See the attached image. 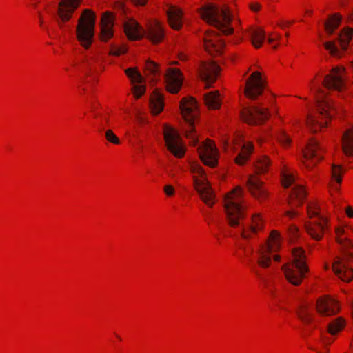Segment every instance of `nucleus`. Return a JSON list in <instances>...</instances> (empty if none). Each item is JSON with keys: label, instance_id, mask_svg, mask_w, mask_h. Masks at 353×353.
<instances>
[{"label": "nucleus", "instance_id": "9d476101", "mask_svg": "<svg viewBox=\"0 0 353 353\" xmlns=\"http://www.w3.org/2000/svg\"><path fill=\"white\" fill-rule=\"evenodd\" d=\"M163 139L168 150L175 157L181 159L185 154V147L178 132L169 125H164Z\"/></svg>", "mask_w": 353, "mask_h": 353}, {"label": "nucleus", "instance_id": "0eeeda50", "mask_svg": "<svg viewBox=\"0 0 353 353\" xmlns=\"http://www.w3.org/2000/svg\"><path fill=\"white\" fill-rule=\"evenodd\" d=\"M96 16L93 11L85 9L82 12L76 28V37L85 49H89L92 43L94 34Z\"/></svg>", "mask_w": 353, "mask_h": 353}, {"label": "nucleus", "instance_id": "423d86ee", "mask_svg": "<svg viewBox=\"0 0 353 353\" xmlns=\"http://www.w3.org/2000/svg\"><path fill=\"white\" fill-rule=\"evenodd\" d=\"M325 150L320 141L310 138L301 151V167L307 172L312 171L323 159Z\"/></svg>", "mask_w": 353, "mask_h": 353}, {"label": "nucleus", "instance_id": "2eb2a0df", "mask_svg": "<svg viewBox=\"0 0 353 353\" xmlns=\"http://www.w3.org/2000/svg\"><path fill=\"white\" fill-rule=\"evenodd\" d=\"M331 227V218L323 215L321 219L308 220L305 222L304 228L307 235L316 241H321L327 231Z\"/></svg>", "mask_w": 353, "mask_h": 353}, {"label": "nucleus", "instance_id": "09e8293b", "mask_svg": "<svg viewBox=\"0 0 353 353\" xmlns=\"http://www.w3.org/2000/svg\"><path fill=\"white\" fill-rule=\"evenodd\" d=\"M344 257L348 261H353V241L350 239V244H345L341 248Z\"/></svg>", "mask_w": 353, "mask_h": 353}, {"label": "nucleus", "instance_id": "58836bf2", "mask_svg": "<svg viewBox=\"0 0 353 353\" xmlns=\"http://www.w3.org/2000/svg\"><path fill=\"white\" fill-rule=\"evenodd\" d=\"M347 228V224H339L334 228V239L336 243L339 245L340 248L347 243H350V239L346 236Z\"/></svg>", "mask_w": 353, "mask_h": 353}, {"label": "nucleus", "instance_id": "338daca9", "mask_svg": "<svg viewBox=\"0 0 353 353\" xmlns=\"http://www.w3.org/2000/svg\"><path fill=\"white\" fill-rule=\"evenodd\" d=\"M272 257H273L274 261H275L279 262L281 261V256L279 254H274L272 256Z\"/></svg>", "mask_w": 353, "mask_h": 353}, {"label": "nucleus", "instance_id": "a878e982", "mask_svg": "<svg viewBox=\"0 0 353 353\" xmlns=\"http://www.w3.org/2000/svg\"><path fill=\"white\" fill-rule=\"evenodd\" d=\"M307 217L312 220L314 217L321 219L323 215H326L331 218L332 212L329 210L326 204H320L318 201H310L306 207Z\"/></svg>", "mask_w": 353, "mask_h": 353}, {"label": "nucleus", "instance_id": "a18cd8bd", "mask_svg": "<svg viewBox=\"0 0 353 353\" xmlns=\"http://www.w3.org/2000/svg\"><path fill=\"white\" fill-rule=\"evenodd\" d=\"M281 36L276 32H271L268 34L267 43L273 48H276L280 44Z\"/></svg>", "mask_w": 353, "mask_h": 353}, {"label": "nucleus", "instance_id": "de8ad7c7", "mask_svg": "<svg viewBox=\"0 0 353 353\" xmlns=\"http://www.w3.org/2000/svg\"><path fill=\"white\" fill-rule=\"evenodd\" d=\"M281 183L284 188H288L294 181V176L288 170H283L281 173Z\"/></svg>", "mask_w": 353, "mask_h": 353}, {"label": "nucleus", "instance_id": "680f3d73", "mask_svg": "<svg viewBox=\"0 0 353 353\" xmlns=\"http://www.w3.org/2000/svg\"><path fill=\"white\" fill-rule=\"evenodd\" d=\"M148 0H130L132 4L136 6H143L146 5Z\"/></svg>", "mask_w": 353, "mask_h": 353}, {"label": "nucleus", "instance_id": "20e7f679", "mask_svg": "<svg viewBox=\"0 0 353 353\" xmlns=\"http://www.w3.org/2000/svg\"><path fill=\"white\" fill-rule=\"evenodd\" d=\"M292 261L283 266L285 276L289 283L298 286L301 285L303 279L309 272L306 263L305 251L301 248L292 250Z\"/></svg>", "mask_w": 353, "mask_h": 353}, {"label": "nucleus", "instance_id": "9b49d317", "mask_svg": "<svg viewBox=\"0 0 353 353\" xmlns=\"http://www.w3.org/2000/svg\"><path fill=\"white\" fill-rule=\"evenodd\" d=\"M241 120L250 125H260L270 117L268 108L263 106H250L241 109L239 113Z\"/></svg>", "mask_w": 353, "mask_h": 353}, {"label": "nucleus", "instance_id": "f704fd0d", "mask_svg": "<svg viewBox=\"0 0 353 353\" xmlns=\"http://www.w3.org/2000/svg\"><path fill=\"white\" fill-rule=\"evenodd\" d=\"M274 252L270 251L267 248L261 246L256 252V263L263 269L269 268L272 263V255Z\"/></svg>", "mask_w": 353, "mask_h": 353}, {"label": "nucleus", "instance_id": "c9c22d12", "mask_svg": "<svg viewBox=\"0 0 353 353\" xmlns=\"http://www.w3.org/2000/svg\"><path fill=\"white\" fill-rule=\"evenodd\" d=\"M281 238L280 232L276 230L270 232L265 244L262 245L263 248H267L268 250L272 252H278L281 248Z\"/></svg>", "mask_w": 353, "mask_h": 353}, {"label": "nucleus", "instance_id": "aec40b11", "mask_svg": "<svg viewBox=\"0 0 353 353\" xmlns=\"http://www.w3.org/2000/svg\"><path fill=\"white\" fill-rule=\"evenodd\" d=\"M183 77V74L178 68H170L165 74L166 90L172 94H176L179 92Z\"/></svg>", "mask_w": 353, "mask_h": 353}, {"label": "nucleus", "instance_id": "f03ea898", "mask_svg": "<svg viewBox=\"0 0 353 353\" xmlns=\"http://www.w3.org/2000/svg\"><path fill=\"white\" fill-rule=\"evenodd\" d=\"M338 112V106L334 100L325 97L317 101L316 112L307 114L305 124L312 133L323 132L329 127Z\"/></svg>", "mask_w": 353, "mask_h": 353}, {"label": "nucleus", "instance_id": "8fccbe9b", "mask_svg": "<svg viewBox=\"0 0 353 353\" xmlns=\"http://www.w3.org/2000/svg\"><path fill=\"white\" fill-rule=\"evenodd\" d=\"M105 139L110 143L114 145H119L121 143L119 138L110 129L107 130L105 132Z\"/></svg>", "mask_w": 353, "mask_h": 353}, {"label": "nucleus", "instance_id": "6e6d98bb", "mask_svg": "<svg viewBox=\"0 0 353 353\" xmlns=\"http://www.w3.org/2000/svg\"><path fill=\"white\" fill-rule=\"evenodd\" d=\"M284 216L288 217L290 219H294L299 216V213L295 210H288L285 212Z\"/></svg>", "mask_w": 353, "mask_h": 353}, {"label": "nucleus", "instance_id": "79ce46f5", "mask_svg": "<svg viewBox=\"0 0 353 353\" xmlns=\"http://www.w3.org/2000/svg\"><path fill=\"white\" fill-rule=\"evenodd\" d=\"M144 74L148 81L151 82L157 81L159 78V66L153 61H147L145 66Z\"/></svg>", "mask_w": 353, "mask_h": 353}, {"label": "nucleus", "instance_id": "e2e57ef3", "mask_svg": "<svg viewBox=\"0 0 353 353\" xmlns=\"http://www.w3.org/2000/svg\"><path fill=\"white\" fill-rule=\"evenodd\" d=\"M178 58L181 61H185L188 60V55L184 52H180L178 55Z\"/></svg>", "mask_w": 353, "mask_h": 353}, {"label": "nucleus", "instance_id": "3c124183", "mask_svg": "<svg viewBox=\"0 0 353 353\" xmlns=\"http://www.w3.org/2000/svg\"><path fill=\"white\" fill-rule=\"evenodd\" d=\"M132 91L134 97L136 99H139L145 93V88L143 85H134Z\"/></svg>", "mask_w": 353, "mask_h": 353}, {"label": "nucleus", "instance_id": "c03bdc74", "mask_svg": "<svg viewBox=\"0 0 353 353\" xmlns=\"http://www.w3.org/2000/svg\"><path fill=\"white\" fill-rule=\"evenodd\" d=\"M127 77L132 83H141L143 77L135 68H130L125 70Z\"/></svg>", "mask_w": 353, "mask_h": 353}, {"label": "nucleus", "instance_id": "f3484780", "mask_svg": "<svg viewBox=\"0 0 353 353\" xmlns=\"http://www.w3.org/2000/svg\"><path fill=\"white\" fill-rule=\"evenodd\" d=\"M198 152L202 162L211 168L218 164L219 154L214 142L207 139L199 148Z\"/></svg>", "mask_w": 353, "mask_h": 353}, {"label": "nucleus", "instance_id": "412c9836", "mask_svg": "<svg viewBox=\"0 0 353 353\" xmlns=\"http://www.w3.org/2000/svg\"><path fill=\"white\" fill-rule=\"evenodd\" d=\"M219 72V65L214 61L202 63L199 69L201 79L208 85L216 81Z\"/></svg>", "mask_w": 353, "mask_h": 353}, {"label": "nucleus", "instance_id": "cd10ccee", "mask_svg": "<svg viewBox=\"0 0 353 353\" xmlns=\"http://www.w3.org/2000/svg\"><path fill=\"white\" fill-rule=\"evenodd\" d=\"M146 37L153 43L161 42L164 37V30L161 23L157 20L149 21L147 26Z\"/></svg>", "mask_w": 353, "mask_h": 353}, {"label": "nucleus", "instance_id": "0e129e2a", "mask_svg": "<svg viewBox=\"0 0 353 353\" xmlns=\"http://www.w3.org/2000/svg\"><path fill=\"white\" fill-rule=\"evenodd\" d=\"M349 70H350V72L351 74L352 84L353 85V60L350 63Z\"/></svg>", "mask_w": 353, "mask_h": 353}, {"label": "nucleus", "instance_id": "4d7b16f0", "mask_svg": "<svg viewBox=\"0 0 353 353\" xmlns=\"http://www.w3.org/2000/svg\"><path fill=\"white\" fill-rule=\"evenodd\" d=\"M288 232L291 235L292 238L296 239L299 234V228L295 225H291L289 227Z\"/></svg>", "mask_w": 353, "mask_h": 353}, {"label": "nucleus", "instance_id": "473e14b6", "mask_svg": "<svg viewBox=\"0 0 353 353\" xmlns=\"http://www.w3.org/2000/svg\"><path fill=\"white\" fill-rule=\"evenodd\" d=\"M341 149L347 157H353V125L347 129L341 137Z\"/></svg>", "mask_w": 353, "mask_h": 353}, {"label": "nucleus", "instance_id": "f257e3e1", "mask_svg": "<svg viewBox=\"0 0 353 353\" xmlns=\"http://www.w3.org/2000/svg\"><path fill=\"white\" fill-rule=\"evenodd\" d=\"M235 0H212L199 10L201 19L215 27L225 35L233 34L234 27L240 23L236 17L233 8Z\"/></svg>", "mask_w": 353, "mask_h": 353}, {"label": "nucleus", "instance_id": "6e6552de", "mask_svg": "<svg viewBox=\"0 0 353 353\" xmlns=\"http://www.w3.org/2000/svg\"><path fill=\"white\" fill-rule=\"evenodd\" d=\"M180 109L183 119L190 124V129L186 131L185 136L192 139V145H196L198 139L193 124L199 114L197 101L192 97L183 98L180 102Z\"/></svg>", "mask_w": 353, "mask_h": 353}, {"label": "nucleus", "instance_id": "4be33fe9", "mask_svg": "<svg viewBox=\"0 0 353 353\" xmlns=\"http://www.w3.org/2000/svg\"><path fill=\"white\" fill-rule=\"evenodd\" d=\"M345 172V169L343 165L336 164L332 165L331 179L329 182V192L332 196L339 193Z\"/></svg>", "mask_w": 353, "mask_h": 353}, {"label": "nucleus", "instance_id": "2f4dec72", "mask_svg": "<svg viewBox=\"0 0 353 353\" xmlns=\"http://www.w3.org/2000/svg\"><path fill=\"white\" fill-rule=\"evenodd\" d=\"M168 23L170 27L179 30L182 26L183 11L176 6H171L167 11Z\"/></svg>", "mask_w": 353, "mask_h": 353}, {"label": "nucleus", "instance_id": "bb28decb", "mask_svg": "<svg viewBox=\"0 0 353 353\" xmlns=\"http://www.w3.org/2000/svg\"><path fill=\"white\" fill-rule=\"evenodd\" d=\"M123 28L124 32L129 40H139L143 37V28L134 19H128L124 23Z\"/></svg>", "mask_w": 353, "mask_h": 353}, {"label": "nucleus", "instance_id": "b1692460", "mask_svg": "<svg viewBox=\"0 0 353 353\" xmlns=\"http://www.w3.org/2000/svg\"><path fill=\"white\" fill-rule=\"evenodd\" d=\"M114 19V17L112 12H106L102 14L101 18V41L106 42L113 37Z\"/></svg>", "mask_w": 353, "mask_h": 353}, {"label": "nucleus", "instance_id": "1a4fd4ad", "mask_svg": "<svg viewBox=\"0 0 353 353\" xmlns=\"http://www.w3.org/2000/svg\"><path fill=\"white\" fill-rule=\"evenodd\" d=\"M352 38L353 28L347 26L341 30L337 39L325 41L323 46L332 57L341 58L349 48Z\"/></svg>", "mask_w": 353, "mask_h": 353}, {"label": "nucleus", "instance_id": "c85d7f7f", "mask_svg": "<svg viewBox=\"0 0 353 353\" xmlns=\"http://www.w3.org/2000/svg\"><path fill=\"white\" fill-rule=\"evenodd\" d=\"M345 320L342 317H338L332 320L327 325V333L330 335L329 339L323 337V341L325 344H330L336 339V335L341 332L345 326Z\"/></svg>", "mask_w": 353, "mask_h": 353}, {"label": "nucleus", "instance_id": "69168bd1", "mask_svg": "<svg viewBox=\"0 0 353 353\" xmlns=\"http://www.w3.org/2000/svg\"><path fill=\"white\" fill-rule=\"evenodd\" d=\"M347 23H353V12L350 13L347 17Z\"/></svg>", "mask_w": 353, "mask_h": 353}, {"label": "nucleus", "instance_id": "5fc2aeb1", "mask_svg": "<svg viewBox=\"0 0 353 353\" xmlns=\"http://www.w3.org/2000/svg\"><path fill=\"white\" fill-rule=\"evenodd\" d=\"M279 141L285 147L289 146L291 143V139L285 134H283L281 137L279 138Z\"/></svg>", "mask_w": 353, "mask_h": 353}, {"label": "nucleus", "instance_id": "5701e85b", "mask_svg": "<svg viewBox=\"0 0 353 353\" xmlns=\"http://www.w3.org/2000/svg\"><path fill=\"white\" fill-rule=\"evenodd\" d=\"M81 0H61L59 5L58 15L63 23L70 21Z\"/></svg>", "mask_w": 353, "mask_h": 353}, {"label": "nucleus", "instance_id": "a211bd4d", "mask_svg": "<svg viewBox=\"0 0 353 353\" xmlns=\"http://www.w3.org/2000/svg\"><path fill=\"white\" fill-rule=\"evenodd\" d=\"M247 185L250 194L259 202L262 203L268 199L269 192L265 188L264 183L257 175H250Z\"/></svg>", "mask_w": 353, "mask_h": 353}, {"label": "nucleus", "instance_id": "774afa93", "mask_svg": "<svg viewBox=\"0 0 353 353\" xmlns=\"http://www.w3.org/2000/svg\"><path fill=\"white\" fill-rule=\"evenodd\" d=\"M114 337L115 340L117 341H122V338L118 334L115 333L114 334Z\"/></svg>", "mask_w": 353, "mask_h": 353}, {"label": "nucleus", "instance_id": "c756f323", "mask_svg": "<svg viewBox=\"0 0 353 353\" xmlns=\"http://www.w3.org/2000/svg\"><path fill=\"white\" fill-rule=\"evenodd\" d=\"M307 192L304 185L294 186L288 198V203L292 206L299 207L303 205L307 198Z\"/></svg>", "mask_w": 353, "mask_h": 353}, {"label": "nucleus", "instance_id": "49530a36", "mask_svg": "<svg viewBox=\"0 0 353 353\" xmlns=\"http://www.w3.org/2000/svg\"><path fill=\"white\" fill-rule=\"evenodd\" d=\"M128 48L126 44L120 46H112L109 52L110 55L119 57L125 54L128 52Z\"/></svg>", "mask_w": 353, "mask_h": 353}, {"label": "nucleus", "instance_id": "13d9d810", "mask_svg": "<svg viewBox=\"0 0 353 353\" xmlns=\"http://www.w3.org/2000/svg\"><path fill=\"white\" fill-rule=\"evenodd\" d=\"M250 9L253 12H258L261 10V4L259 2H252L249 4Z\"/></svg>", "mask_w": 353, "mask_h": 353}, {"label": "nucleus", "instance_id": "e433bc0d", "mask_svg": "<svg viewBox=\"0 0 353 353\" xmlns=\"http://www.w3.org/2000/svg\"><path fill=\"white\" fill-rule=\"evenodd\" d=\"M272 165V161L267 155L259 157L254 163L256 175L265 174L269 172Z\"/></svg>", "mask_w": 353, "mask_h": 353}, {"label": "nucleus", "instance_id": "393cba45", "mask_svg": "<svg viewBox=\"0 0 353 353\" xmlns=\"http://www.w3.org/2000/svg\"><path fill=\"white\" fill-rule=\"evenodd\" d=\"M334 274L343 281L349 283L353 279V269L343 259L338 258L332 264Z\"/></svg>", "mask_w": 353, "mask_h": 353}, {"label": "nucleus", "instance_id": "ddd939ff", "mask_svg": "<svg viewBox=\"0 0 353 353\" xmlns=\"http://www.w3.org/2000/svg\"><path fill=\"white\" fill-rule=\"evenodd\" d=\"M266 83V77L263 72L259 70L252 72L246 80L245 96L250 99H256L263 94Z\"/></svg>", "mask_w": 353, "mask_h": 353}, {"label": "nucleus", "instance_id": "a19ab883", "mask_svg": "<svg viewBox=\"0 0 353 353\" xmlns=\"http://www.w3.org/2000/svg\"><path fill=\"white\" fill-rule=\"evenodd\" d=\"M206 106L211 110H217L221 107V98L219 91L210 92L205 95Z\"/></svg>", "mask_w": 353, "mask_h": 353}, {"label": "nucleus", "instance_id": "39448f33", "mask_svg": "<svg viewBox=\"0 0 353 353\" xmlns=\"http://www.w3.org/2000/svg\"><path fill=\"white\" fill-rule=\"evenodd\" d=\"M190 170L192 175L193 186L201 199L209 207L214 204L215 195L206 177L203 167L198 162H192Z\"/></svg>", "mask_w": 353, "mask_h": 353}, {"label": "nucleus", "instance_id": "37998d69", "mask_svg": "<svg viewBox=\"0 0 353 353\" xmlns=\"http://www.w3.org/2000/svg\"><path fill=\"white\" fill-rule=\"evenodd\" d=\"M296 313L299 319L305 323H308L312 320L311 309L306 305H301Z\"/></svg>", "mask_w": 353, "mask_h": 353}, {"label": "nucleus", "instance_id": "ea45409f", "mask_svg": "<svg viewBox=\"0 0 353 353\" xmlns=\"http://www.w3.org/2000/svg\"><path fill=\"white\" fill-rule=\"evenodd\" d=\"M342 17L339 13L330 15L325 23V32L327 34L331 35L339 26Z\"/></svg>", "mask_w": 353, "mask_h": 353}, {"label": "nucleus", "instance_id": "7c9ffc66", "mask_svg": "<svg viewBox=\"0 0 353 353\" xmlns=\"http://www.w3.org/2000/svg\"><path fill=\"white\" fill-rule=\"evenodd\" d=\"M254 150V143L252 141H245L241 148L240 152L234 159L235 163L240 166L245 165L250 161Z\"/></svg>", "mask_w": 353, "mask_h": 353}, {"label": "nucleus", "instance_id": "603ef678", "mask_svg": "<svg viewBox=\"0 0 353 353\" xmlns=\"http://www.w3.org/2000/svg\"><path fill=\"white\" fill-rule=\"evenodd\" d=\"M292 22L289 21H285L283 19H278L272 23V26L273 28H280L281 29H285L291 26Z\"/></svg>", "mask_w": 353, "mask_h": 353}, {"label": "nucleus", "instance_id": "6ab92c4d", "mask_svg": "<svg viewBox=\"0 0 353 353\" xmlns=\"http://www.w3.org/2000/svg\"><path fill=\"white\" fill-rule=\"evenodd\" d=\"M316 309L322 316L336 314L340 310L339 302L333 297L325 295L319 297L316 302Z\"/></svg>", "mask_w": 353, "mask_h": 353}, {"label": "nucleus", "instance_id": "4c0bfd02", "mask_svg": "<svg viewBox=\"0 0 353 353\" xmlns=\"http://www.w3.org/2000/svg\"><path fill=\"white\" fill-rule=\"evenodd\" d=\"M249 32L252 45L256 48H261L265 41V30L261 27H253L249 29Z\"/></svg>", "mask_w": 353, "mask_h": 353}, {"label": "nucleus", "instance_id": "f8f14e48", "mask_svg": "<svg viewBox=\"0 0 353 353\" xmlns=\"http://www.w3.org/2000/svg\"><path fill=\"white\" fill-rule=\"evenodd\" d=\"M345 72L346 69L343 65L332 68L325 76L322 82L323 85L330 90L343 92L347 89Z\"/></svg>", "mask_w": 353, "mask_h": 353}, {"label": "nucleus", "instance_id": "4468645a", "mask_svg": "<svg viewBox=\"0 0 353 353\" xmlns=\"http://www.w3.org/2000/svg\"><path fill=\"white\" fill-rule=\"evenodd\" d=\"M266 225L265 215L261 212H254L251 214L248 224L242 228V238L252 239L258 237L264 232Z\"/></svg>", "mask_w": 353, "mask_h": 353}, {"label": "nucleus", "instance_id": "052dcab7", "mask_svg": "<svg viewBox=\"0 0 353 353\" xmlns=\"http://www.w3.org/2000/svg\"><path fill=\"white\" fill-rule=\"evenodd\" d=\"M272 139V135L269 136V132L267 134H264L262 137L258 139V141L260 144H262L263 142L270 141Z\"/></svg>", "mask_w": 353, "mask_h": 353}, {"label": "nucleus", "instance_id": "dca6fc26", "mask_svg": "<svg viewBox=\"0 0 353 353\" xmlns=\"http://www.w3.org/2000/svg\"><path fill=\"white\" fill-rule=\"evenodd\" d=\"M205 50L212 56H219L225 50V42L222 37L213 30L205 31L203 39Z\"/></svg>", "mask_w": 353, "mask_h": 353}, {"label": "nucleus", "instance_id": "864d4df0", "mask_svg": "<svg viewBox=\"0 0 353 353\" xmlns=\"http://www.w3.org/2000/svg\"><path fill=\"white\" fill-rule=\"evenodd\" d=\"M163 192L168 197H172L175 194V189L172 185H165L163 187Z\"/></svg>", "mask_w": 353, "mask_h": 353}, {"label": "nucleus", "instance_id": "72a5a7b5", "mask_svg": "<svg viewBox=\"0 0 353 353\" xmlns=\"http://www.w3.org/2000/svg\"><path fill=\"white\" fill-rule=\"evenodd\" d=\"M164 98L162 94L154 90L150 96V109L152 115L159 114L164 109Z\"/></svg>", "mask_w": 353, "mask_h": 353}, {"label": "nucleus", "instance_id": "bf43d9fd", "mask_svg": "<svg viewBox=\"0 0 353 353\" xmlns=\"http://www.w3.org/2000/svg\"><path fill=\"white\" fill-rule=\"evenodd\" d=\"M344 211H345V215L348 218H350V219L353 218V207L352 206H351V205L346 206L344 209Z\"/></svg>", "mask_w": 353, "mask_h": 353}, {"label": "nucleus", "instance_id": "7ed1b4c3", "mask_svg": "<svg viewBox=\"0 0 353 353\" xmlns=\"http://www.w3.org/2000/svg\"><path fill=\"white\" fill-rule=\"evenodd\" d=\"M224 208L229 225L232 227L238 226L240 221L246 216L242 188L237 186L225 195Z\"/></svg>", "mask_w": 353, "mask_h": 353}]
</instances>
